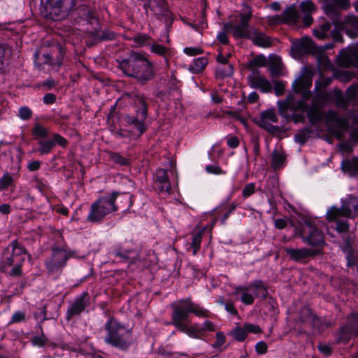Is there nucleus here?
<instances>
[{
  "instance_id": "1",
  "label": "nucleus",
  "mask_w": 358,
  "mask_h": 358,
  "mask_svg": "<svg viewBox=\"0 0 358 358\" xmlns=\"http://www.w3.org/2000/svg\"><path fill=\"white\" fill-rule=\"evenodd\" d=\"M192 313L197 317L207 316V310L192 303L189 299L181 300L176 303L172 317L173 324L189 337L196 339H203L205 334L201 329V325H189L187 324L188 313Z\"/></svg>"
},
{
  "instance_id": "2",
  "label": "nucleus",
  "mask_w": 358,
  "mask_h": 358,
  "mask_svg": "<svg viewBox=\"0 0 358 358\" xmlns=\"http://www.w3.org/2000/svg\"><path fill=\"white\" fill-rule=\"evenodd\" d=\"M119 66L124 74L135 78L142 85L152 80L155 76L152 64L137 52H131L127 59L119 62Z\"/></svg>"
},
{
  "instance_id": "3",
  "label": "nucleus",
  "mask_w": 358,
  "mask_h": 358,
  "mask_svg": "<svg viewBox=\"0 0 358 358\" xmlns=\"http://www.w3.org/2000/svg\"><path fill=\"white\" fill-rule=\"evenodd\" d=\"M121 99L133 104L131 114L127 117V122L133 129H135L132 131L134 135L141 136L145 131L144 121L148 115V107L144 96L135 92H125L122 95Z\"/></svg>"
},
{
  "instance_id": "4",
  "label": "nucleus",
  "mask_w": 358,
  "mask_h": 358,
  "mask_svg": "<svg viewBox=\"0 0 358 358\" xmlns=\"http://www.w3.org/2000/svg\"><path fill=\"white\" fill-rule=\"evenodd\" d=\"M76 3L77 0H43L41 12L47 18L62 20L69 16Z\"/></svg>"
},
{
  "instance_id": "5",
  "label": "nucleus",
  "mask_w": 358,
  "mask_h": 358,
  "mask_svg": "<svg viewBox=\"0 0 358 358\" xmlns=\"http://www.w3.org/2000/svg\"><path fill=\"white\" fill-rule=\"evenodd\" d=\"M358 214V203H343L341 208L331 207L327 212V217L329 221H337L336 230L338 233L346 232L349 224L346 222H340L341 217H354Z\"/></svg>"
},
{
  "instance_id": "6",
  "label": "nucleus",
  "mask_w": 358,
  "mask_h": 358,
  "mask_svg": "<svg viewBox=\"0 0 358 358\" xmlns=\"http://www.w3.org/2000/svg\"><path fill=\"white\" fill-rule=\"evenodd\" d=\"M108 335L105 341L108 344L120 348H125L130 333L122 327L115 320L111 318L106 324Z\"/></svg>"
},
{
  "instance_id": "7",
  "label": "nucleus",
  "mask_w": 358,
  "mask_h": 358,
  "mask_svg": "<svg viewBox=\"0 0 358 358\" xmlns=\"http://www.w3.org/2000/svg\"><path fill=\"white\" fill-rule=\"evenodd\" d=\"M266 294L265 286L260 280H255L247 285L238 286L234 292L237 299L245 305L252 304L257 296H265Z\"/></svg>"
},
{
  "instance_id": "8",
  "label": "nucleus",
  "mask_w": 358,
  "mask_h": 358,
  "mask_svg": "<svg viewBox=\"0 0 358 358\" xmlns=\"http://www.w3.org/2000/svg\"><path fill=\"white\" fill-rule=\"evenodd\" d=\"M252 18V10L250 6H245V11L240 14V22L234 25L231 23L224 24L226 31H231L233 36L238 38H249L251 37L253 27H250L249 22Z\"/></svg>"
},
{
  "instance_id": "9",
  "label": "nucleus",
  "mask_w": 358,
  "mask_h": 358,
  "mask_svg": "<svg viewBox=\"0 0 358 358\" xmlns=\"http://www.w3.org/2000/svg\"><path fill=\"white\" fill-rule=\"evenodd\" d=\"M350 7L349 0H326L323 6L325 14L333 21L334 24H339L341 10H347Z\"/></svg>"
},
{
  "instance_id": "10",
  "label": "nucleus",
  "mask_w": 358,
  "mask_h": 358,
  "mask_svg": "<svg viewBox=\"0 0 358 358\" xmlns=\"http://www.w3.org/2000/svg\"><path fill=\"white\" fill-rule=\"evenodd\" d=\"M115 203H93L91 210L87 215V220L95 222L101 220L106 214L110 211L117 210Z\"/></svg>"
},
{
  "instance_id": "11",
  "label": "nucleus",
  "mask_w": 358,
  "mask_h": 358,
  "mask_svg": "<svg viewBox=\"0 0 358 358\" xmlns=\"http://www.w3.org/2000/svg\"><path fill=\"white\" fill-rule=\"evenodd\" d=\"M301 236L313 246H322L324 244L322 233L310 224H306L303 227Z\"/></svg>"
},
{
  "instance_id": "12",
  "label": "nucleus",
  "mask_w": 358,
  "mask_h": 358,
  "mask_svg": "<svg viewBox=\"0 0 358 358\" xmlns=\"http://www.w3.org/2000/svg\"><path fill=\"white\" fill-rule=\"evenodd\" d=\"M249 333L257 334L262 333L261 328L256 324L245 323L243 326L238 325L232 329L229 334L238 342H243Z\"/></svg>"
},
{
  "instance_id": "13",
  "label": "nucleus",
  "mask_w": 358,
  "mask_h": 358,
  "mask_svg": "<svg viewBox=\"0 0 358 358\" xmlns=\"http://www.w3.org/2000/svg\"><path fill=\"white\" fill-rule=\"evenodd\" d=\"M72 257L70 252L64 249H57L53 251L51 259L47 262V267L50 272H53L66 264L67 259Z\"/></svg>"
},
{
  "instance_id": "14",
  "label": "nucleus",
  "mask_w": 358,
  "mask_h": 358,
  "mask_svg": "<svg viewBox=\"0 0 358 358\" xmlns=\"http://www.w3.org/2000/svg\"><path fill=\"white\" fill-rule=\"evenodd\" d=\"M278 117L272 109L267 110L261 113L259 120L257 121V124L266 131L274 133L278 130L277 127L273 126L272 122H277Z\"/></svg>"
},
{
  "instance_id": "15",
  "label": "nucleus",
  "mask_w": 358,
  "mask_h": 358,
  "mask_svg": "<svg viewBox=\"0 0 358 358\" xmlns=\"http://www.w3.org/2000/svg\"><path fill=\"white\" fill-rule=\"evenodd\" d=\"M336 25L345 30L351 38L358 36V17L357 16L347 15L343 21L339 18V24Z\"/></svg>"
},
{
  "instance_id": "16",
  "label": "nucleus",
  "mask_w": 358,
  "mask_h": 358,
  "mask_svg": "<svg viewBox=\"0 0 358 358\" xmlns=\"http://www.w3.org/2000/svg\"><path fill=\"white\" fill-rule=\"evenodd\" d=\"M278 105L280 114L285 113L288 109L292 111H296L303 110L306 107L305 102L303 101H295L293 94L288 95L285 101H278Z\"/></svg>"
},
{
  "instance_id": "17",
  "label": "nucleus",
  "mask_w": 358,
  "mask_h": 358,
  "mask_svg": "<svg viewBox=\"0 0 358 358\" xmlns=\"http://www.w3.org/2000/svg\"><path fill=\"white\" fill-rule=\"evenodd\" d=\"M250 85L253 88H259L264 92H271L272 87L270 82L262 76L259 71L253 72L248 77Z\"/></svg>"
},
{
  "instance_id": "18",
  "label": "nucleus",
  "mask_w": 358,
  "mask_h": 358,
  "mask_svg": "<svg viewBox=\"0 0 358 358\" xmlns=\"http://www.w3.org/2000/svg\"><path fill=\"white\" fill-rule=\"evenodd\" d=\"M338 64L343 67L358 66V47L350 49L348 52L342 53L338 57Z\"/></svg>"
},
{
  "instance_id": "19",
  "label": "nucleus",
  "mask_w": 358,
  "mask_h": 358,
  "mask_svg": "<svg viewBox=\"0 0 358 358\" xmlns=\"http://www.w3.org/2000/svg\"><path fill=\"white\" fill-rule=\"evenodd\" d=\"M64 50L60 45H54L50 53L44 54L45 63L60 66L64 57Z\"/></svg>"
},
{
  "instance_id": "20",
  "label": "nucleus",
  "mask_w": 358,
  "mask_h": 358,
  "mask_svg": "<svg viewBox=\"0 0 358 358\" xmlns=\"http://www.w3.org/2000/svg\"><path fill=\"white\" fill-rule=\"evenodd\" d=\"M150 10L155 15L164 17L165 20H171V13L166 7V3L164 0L154 1L150 5Z\"/></svg>"
},
{
  "instance_id": "21",
  "label": "nucleus",
  "mask_w": 358,
  "mask_h": 358,
  "mask_svg": "<svg viewBox=\"0 0 358 358\" xmlns=\"http://www.w3.org/2000/svg\"><path fill=\"white\" fill-rule=\"evenodd\" d=\"M286 252L290 256V257L294 261H299L306 257L313 256L317 252V250H308L306 248L301 249H292L286 248Z\"/></svg>"
},
{
  "instance_id": "22",
  "label": "nucleus",
  "mask_w": 358,
  "mask_h": 358,
  "mask_svg": "<svg viewBox=\"0 0 358 358\" xmlns=\"http://www.w3.org/2000/svg\"><path fill=\"white\" fill-rule=\"evenodd\" d=\"M249 38L251 39L253 43L257 46L268 48L271 45L270 38L265 34L259 31L255 28L252 29L251 37Z\"/></svg>"
},
{
  "instance_id": "23",
  "label": "nucleus",
  "mask_w": 358,
  "mask_h": 358,
  "mask_svg": "<svg viewBox=\"0 0 358 358\" xmlns=\"http://www.w3.org/2000/svg\"><path fill=\"white\" fill-rule=\"evenodd\" d=\"M156 181L161 185L159 187L161 192L169 193L171 185L169 180L167 172L164 169H159L156 173Z\"/></svg>"
},
{
  "instance_id": "24",
  "label": "nucleus",
  "mask_w": 358,
  "mask_h": 358,
  "mask_svg": "<svg viewBox=\"0 0 358 358\" xmlns=\"http://www.w3.org/2000/svg\"><path fill=\"white\" fill-rule=\"evenodd\" d=\"M299 18L298 11L294 6L287 8L282 13L281 21L287 24H295Z\"/></svg>"
},
{
  "instance_id": "25",
  "label": "nucleus",
  "mask_w": 358,
  "mask_h": 358,
  "mask_svg": "<svg viewBox=\"0 0 358 358\" xmlns=\"http://www.w3.org/2000/svg\"><path fill=\"white\" fill-rule=\"evenodd\" d=\"M345 254L348 266H352L358 262V254L352 249L349 241H346L345 246L343 248Z\"/></svg>"
},
{
  "instance_id": "26",
  "label": "nucleus",
  "mask_w": 358,
  "mask_h": 358,
  "mask_svg": "<svg viewBox=\"0 0 358 358\" xmlns=\"http://www.w3.org/2000/svg\"><path fill=\"white\" fill-rule=\"evenodd\" d=\"M24 262L23 257H20L19 259H7L2 261V264H4L5 266H13V268L10 272V275L17 276L20 275L21 273V265Z\"/></svg>"
},
{
  "instance_id": "27",
  "label": "nucleus",
  "mask_w": 358,
  "mask_h": 358,
  "mask_svg": "<svg viewBox=\"0 0 358 358\" xmlns=\"http://www.w3.org/2000/svg\"><path fill=\"white\" fill-rule=\"evenodd\" d=\"M10 248H11L12 255L11 257H7L6 259H19L20 257H23L24 259H25L24 249L17 241H13L11 244L8 247V250H9Z\"/></svg>"
},
{
  "instance_id": "28",
  "label": "nucleus",
  "mask_w": 358,
  "mask_h": 358,
  "mask_svg": "<svg viewBox=\"0 0 358 358\" xmlns=\"http://www.w3.org/2000/svg\"><path fill=\"white\" fill-rule=\"evenodd\" d=\"M327 117L329 121L334 122L338 128L343 130L348 129L349 124L346 119L339 117L335 112L328 113Z\"/></svg>"
},
{
  "instance_id": "29",
  "label": "nucleus",
  "mask_w": 358,
  "mask_h": 358,
  "mask_svg": "<svg viewBox=\"0 0 358 358\" xmlns=\"http://www.w3.org/2000/svg\"><path fill=\"white\" fill-rule=\"evenodd\" d=\"M342 169L350 175H354L358 172V158L354 157L352 159L344 161L342 163Z\"/></svg>"
},
{
  "instance_id": "30",
  "label": "nucleus",
  "mask_w": 358,
  "mask_h": 358,
  "mask_svg": "<svg viewBox=\"0 0 358 358\" xmlns=\"http://www.w3.org/2000/svg\"><path fill=\"white\" fill-rule=\"evenodd\" d=\"M312 45V41L308 37L302 38L299 41L293 44L292 49L296 50L298 52H301L309 50Z\"/></svg>"
},
{
  "instance_id": "31",
  "label": "nucleus",
  "mask_w": 358,
  "mask_h": 358,
  "mask_svg": "<svg viewBox=\"0 0 358 358\" xmlns=\"http://www.w3.org/2000/svg\"><path fill=\"white\" fill-rule=\"evenodd\" d=\"M308 117L309 120L313 124L318 122L322 119L323 114L322 111L318 108L317 104H314V106L308 110Z\"/></svg>"
},
{
  "instance_id": "32",
  "label": "nucleus",
  "mask_w": 358,
  "mask_h": 358,
  "mask_svg": "<svg viewBox=\"0 0 358 358\" xmlns=\"http://www.w3.org/2000/svg\"><path fill=\"white\" fill-rule=\"evenodd\" d=\"M85 308V302L83 298L78 299L71 308L68 310V314L70 315H76L81 313Z\"/></svg>"
},
{
  "instance_id": "33",
  "label": "nucleus",
  "mask_w": 358,
  "mask_h": 358,
  "mask_svg": "<svg viewBox=\"0 0 358 358\" xmlns=\"http://www.w3.org/2000/svg\"><path fill=\"white\" fill-rule=\"evenodd\" d=\"M208 64V59L206 57H200L194 60V64L190 69L192 72L198 73L202 71Z\"/></svg>"
},
{
  "instance_id": "34",
  "label": "nucleus",
  "mask_w": 358,
  "mask_h": 358,
  "mask_svg": "<svg viewBox=\"0 0 358 358\" xmlns=\"http://www.w3.org/2000/svg\"><path fill=\"white\" fill-rule=\"evenodd\" d=\"M10 52V49L6 44H0V69L3 68L6 59L9 57Z\"/></svg>"
},
{
  "instance_id": "35",
  "label": "nucleus",
  "mask_w": 358,
  "mask_h": 358,
  "mask_svg": "<svg viewBox=\"0 0 358 358\" xmlns=\"http://www.w3.org/2000/svg\"><path fill=\"white\" fill-rule=\"evenodd\" d=\"M38 144L40 145L39 151L41 154L49 153L55 146V143L52 141H40Z\"/></svg>"
},
{
  "instance_id": "36",
  "label": "nucleus",
  "mask_w": 358,
  "mask_h": 358,
  "mask_svg": "<svg viewBox=\"0 0 358 358\" xmlns=\"http://www.w3.org/2000/svg\"><path fill=\"white\" fill-rule=\"evenodd\" d=\"M301 10L303 14L310 13L316 10L315 5L310 1H303L300 4Z\"/></svg>"
},
{
  "instance_id": "37",
  "label": "nucleus",
  "mask_w": 358,
  "mask_h": 358,
  "mask_svg": "<svg viewBox=\"0 0 358 358\" xmlns=\"http://www.w3.org/2000/svg\"><path fill=\"white\" fill-rule=\"evenodd\" d=\"M285 155L278 152L274 151L273 153V166L275 169L279 168L285 162Z\"/></svg>"
},
{
  "instance_id": "38",
  "label": "nucleus",
  "mask_w": 358,
  "mask_h": 358,
  "mask_svg": "<svg viewBox=\"0 0 358 358\" xmlns=\"http://www.w3.org/2000/svg\"><path fill=\"white\" fill-rule=\"evenodd\" d=\"M110 158L116 164L121 166H127L129 164V160L115 152L110 153Z\"/></svg>"
},
{
  "instance_id": "39",
  "label": "nucleus",
  "mask_w": 358,
  "mask_h": 358,
  "mask_svg": "<svg viewBox=\"0 0 358 358\" xmlns=\"http://www.w3.org/2000/svg\"><path fill=\"white\" fill-rule=\"evenodd\" d=\"M282 64L279 58L273 57L271 61V71L273 75H279L281 71Z\"/></svg>"
},
{
  "instance_id": "40",
  "label": "nucleus",
  "mask_w": 358,
  "mask_h": 358,
  "mask_svg": "<svg viewBox=\"0 0 358 358\" xmlns=\"http://www.w3.org/2000/svg\"><path fill=\"white\" fill-rule=\"evenodd\" d=\"M215 337L216 340L213 343V347L215 348H221L225 343L226 341L224 334L221 331H218L216 333Z\"/></svg>"
},
{
  "instance_id": "41",
  "label": "nucleus",
  "mask_w": 358,
  "mask_h": 358,
  "mask_svg": "<svg viewBox=\"0 0 358 358\" xmlns=\"http://www.w3.org/2000/svg\"><path fill=\"white\" fill-rule=\"evenodd\" d=\"M33 134L34 135L38 136V137H45L48 134V131L45 127H42L40 124H36L35 127L33 129Z\"/></svg>"
},
{
  "instance_id": "42",
  "label": "nucleus",
  "mask_w": 358,
  "mask_h": 358,
  "mask_svg": "<svg viewBox=\"0 0 358 358\" xmlns=\"http://www.w3.org/2000/svg\"><path fill=\"white\" fill-rule=\"evenodd\" d=\"M13 178L8 175H4L2 178L0 180V188L6 189L8 187L10 186L13 183Z\"/></svg>"
},
{
  "instance_id": "43",
  "label": "nucleus",
  "mask_w": 358,
  "mask_h": 358,
  "mask_svg": "<svg viewBox=\"0 0 358 358\" xmlns=\"http://www.w3.org/2000/svg\"><path fill=\"white\" fill-rule=\"evenodd\" d=\"M266 64V59L264 56H258L250 62V65L252 66H264Z\"/></svg>"
},
{
  "instance_id": "44",
  "label": "nucleus",
  "mask_w": 358,
  "mask_h": 358,
  "mask_svg": "<svg viewBox=\"0 0 358 358\" xmlns=\"http://www.w3.org/2000/svg\"><path fill=\"white\" fill-rule=\"evenodd\" d=\"M151 50L153 52L159 55H164L167 52L166 48L159 44H153L151 47Z\"/></svg>"
},
{
  "instance_id": "45",
  "label": "nucleus",
  "mask_w": 358,
  "mask_h": 358,
  "mask_svg": "<svg viewBox=\"0 0 358 358\" xmlns=\"http://www.w3.org/2000/svg\"><path fill=\"white\" fill-rule=\"evenodd\" d=\"M201 329L205 334L206 331H215L216 330V326L212 322L206 320L203 325L201 326Z\"/></svg>"
},
{
  "instance_id": "46",
  "label": "nucleus",
  "mask_w": 358,
  "mask_h": 358,
  "mask_svg": "<svg viewBox=\"0 0 358 358\" xmlns=\"http://www.w3.org/2000/svg\"><path fill=\"white\" fill-rule=\"evenodd\" d=\"M329 98V94L326 92H320L313 99L314 104H318L320 103V100L322 103H324L327 101Z\"/></svg>"
},
{
  "instance_id": "47",
  "label": "nucleus",
  "mask_w": 358,
  "mask_h": 358,
  "mask_svg": "<svg viewBox=\"0 0 358 358\" xmlns=\"http://www.w3.org/2000/svg\"><path fill=\"white\" fill-rule=\"evenodd\" d=\"M32 112L28 107H22L19 110V116L23 120H28L31 117Z\"/></svg>"
},
{
  "instance_id": "48",
  "label": "nucleus",
  "mask_w": 358,
  "mask_h": 358,
  "mask_svg": "<svg viewBox=\"0 0 358 358\" xmlns=\"http://www.w3.org/2000/svg\"><path fill=\"white\" fill-rule=\"evenodd\" d=\"M358 91V85H352L349 87L346 91V96L350 100L355 97V95Z\"/></svg>"
},
{
  "instance_id": "49",
  "label": "nucleus",
  "mask_w": 358,
  "mask_h": 358,
  "mask_svg": "<svg viewBox=\"0 0 358 358\" xmlns=\"http://www.w3.org/2000/svg\"><path fill=\"white\" fill-rule=\"evenodd\" d=\"M52 138V141H54L55 143H56L62 147H65L67 144V141L58 134H53Z\"/></svg>"
},
{
  "instance_id": "50",
  "label": "nucleus",
  "mask_w": 358,
  "mask_h": 358,
  "mask_svg": "<svg viewBox=\"0 0 358 358\" xmlns=\"http://www.w3.org/2000/svg\"><path fill=\"white\" fill-rule=\"evenodd\" d=\"M184 52L190 56H196L203 52L202 49L199 48H186Z\"/></svg>"
},
{
  "instance_id": "51",
  "label": "nucleus",
  "mask_w": 358,
  "mask_h": 358,
  "mask_svg": "<svg viewBox=\"0 0 358 358\" xmlns=\"http://www.w3.org/2000/svg\"><path fill=\"white\" fill-rule=\"evenodd\" d=\"M255 350L258 354H264L267 351V345L264 341H259L256 344Z\"/></svg>"
},
{
  "instance_id": "52",
  "label": "nucleus",
  "mask_w": 358,
  "mask_h": 358,
  "mask_svg": "<svg viewBox=\"0 0 358 358\" xmlns=\"http://www.w3.org/2000/svg\"><path fill=\"white\" fill-rule=\"evenodd\" d=\"M255 189V185L254 183H250V184L247 185L243 190V196L245 197L250 196L252 194L254 193Z\"/></svg>"
},
{
  "instance_id": "53",
  "label": "nucleus",
  "mask_w": 358,
  "mask_h": 358,
  "mask_svg": "<svg viewBox=\"0 0 358 358\" xmlns=\"http://www.w3.org/2000/svg\"><path fill=\"white\" fill-rule=\"evenodd\" d=\"M201 241V234H198L193 238L192 245L194 247L193 253L194 255L196 253L197 250H199V248L200 247Z\"/></svg>"
},
{
  "instance_id": "54",
  "label": "nucleus",
  "mask_w": 358,
  "mask_h": 358,
  "mask_svg": "<svg viewBox=\"0 0 358 358\" xmlns=\"http://www.w3.org/2000/svg\"><path fill=\"white\" fill-rule=\"evenodd\" d=\"M275 93L277 96H280L283 94L285 90L284 85L280 82H277L274 85Z\"/></svg>"
},
{
  "instance_id": "55",
  "label": "nucleus",
  "mask_w": 358,
  "mask_h": 358,
  "mask_svg": "<svg viewBox=\"0 0 358 358\" xmlns=\"http://www.w3.org/2000/svg\"><path fill=\"white\" fill-rule=\"evenodd\" d=\"M296 86L295 87V91L299 92L302 87H308L310 85V83L309 81H305L303 80H299L296 82Z\"/></svg>"
},
{
  "instance_id": "56",
  "label": "nucleus",
  "mask_w": 358,
  "mask_h": 358,
  "mask_svg": "<svg viewBox=\"0 0 358 358\" xmlns=\"http://www.w3.org/2000/svg\"><path fill=\"white\" fill-rule=\"evenodd\" d=\"M233 71H234V69H233L232 65L229 64L228 66L227 70L224 71V70L220 69L217 71V73L222 77H227V76H230L232 75Z\"/></svg>"
},
{
  "instance_id": "57",
  "label": "nucleus",
  "mask_w": 358,
  "mask_h": 358,
  "mask_svg": "<svg viewBox=\"0 0 358 358\" xmlns=\"http://www.w3.org/2000/svg\"><path fill=\"white\" fill-rule=\"evenodd\" d=\"M231 57V54H228L226 57H224L222 52H220L217 55V61L219 62V63H221V64H226L228 63V61H229V58Z\"/></svg>"
},
{
  "instance_id": "58",
  "label": "nucleus",
  "mask_w": 358,
  "mask_h": 358,
  "mask_svg": "<svg viewBox=\"0 0 358 358\" xmlns=\"http://www.w3.org/2000/svg\"><path fill=\"white\" fill-rule=\"evenodd\" d=\"M287 220L279 218L275 220V227L278 229H282L287 226Z\"/></svg>"
},
{
  "instance_id": "59",
  "label": "nucleus",
  "mask_w": 358,
  "mask_h": 358,
  "mask_svg": "<svg viewBox=\"0 0 358 358\" xmlns=\"http://www.w3.org/2000/svg\"><path fill=\"white\" fill-rule=\"evenodd\" d=\"M307 136V131H302L301 133H299L297 135H296L295 139L297 142L303 144L306 142Z\"/></svg>"
},
{
  "instance_id": "60",
  "label": "nucleus",
  "mask_w": 358,
  "mask_h": 358,
  "mask_svg": "<svg viewBox=\"0 0 358 358\" xmlns=\"http://www.w3.org/2000/svg\"><path fill=\"white\" fill-rule=\"evenodd\" d=\"M227 144L230 148H235L238 146L239 140L236 136H232L228 140Z\"/></svg>"
},
{
  "instance_id": "61",
  "label": "nucleus",
  "mask_w": 358,
  "mask_h": 358,
  "mask_svg": "<svg viewBox=\"0 0 358 358\" xmlns=\"http://www.w3.org/2000/svg\"><path fill=\"white\" fill-rule=\"evenodd\" d=\"M24 314L22 312H16L12 317V322H19L24 320Z\"/></svg>"
},
{
  "instance_id": "62",
  "label": "nucleus",
  "mask_w": 358,
  "mask_h": 358,
  "mask_svg": "<svg viewBox=\"0 0 358 358\" xmlns=\"http://www.w3.org/2000/svg\"><path fill=\"white\" fill-rule=\"evenodd\" d=\"M56 100V97L53 94H47L43 97V101L45 103H53Z\"/></svg>"
},
{
  "instance_id": "63",
  "label": "nucleus",
  "mask_w": 358,
  "mask_h": 358,
  "mask_svg": "<svg viewBox=\"0 0 358 358\" xmlns=\"http://www.w3.org/2000/svg\"><path fill=\"white\" fill-rule=\"evenodd\" d=\"M313 34H314V35H315L317 38H319V39H322V40L327 38V36H327V34H326V33L323 32V31H322V29H315V30L313 31Z\"/></svg>"
},
{
  "instance_id": "64",
  "label": "nucleus",
  "mask_w": 358,
  "mask_h": 358,
  "mask_svg": "<svg viewBox=\"0 0 358 358\" xmlns=\"http://www.w3.org/2000/svg\"><path fill=\"white\" fill-rule=\"evenodd\" d=\"M331 36L334 39V41L338 42H343V38L339 31L333 30L331 32Z\"/></svg>"
}]
</instances>
